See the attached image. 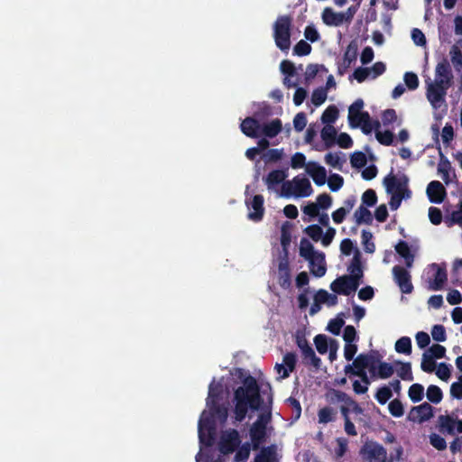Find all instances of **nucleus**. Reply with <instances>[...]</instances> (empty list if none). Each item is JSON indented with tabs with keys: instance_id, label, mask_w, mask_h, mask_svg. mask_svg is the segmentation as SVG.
Masks as SVG:
<instances>
[{
	"instance_id": "nucleus-1",
	"label": "nucleus",
	"mask_w": 462,
	"mask_h": 462,
	"mask_svg": "<svg viewBox=\"0 0 462 462\" xmlns=\"http://www.w3.org/2000/svg\"><path fill=\"white\" fill-rule=\"evenodd\" d=\"M234 402L235 419L240 422L245 419L248 409L258 411L261 408L263 400L260 394V387L254 376L248 375L244 379L243 385L234 393Z\"/></svg>"
},
{
	"instance_id": "nucleus-2",
	"label": "nucleus",
	"mask_w": 462,
	"mask_h": 462,
	"mask_svg": "<svg viewBox=\"0 0 462 462\" xmlns=\"http://www.w3.org/2000/svg\"><path fill=\"white\" fill-rule=\"evenodd\" d=\"M453 73L447 59L439 61L435 69V80L427 84L426 97L434 108L445 102L448 88L453 83Z\"/></svg>"
},
{
	"instance_id": "nucleus-3",
	"label": "nucleus",
	"mask_w": 462,
	"mask_h": 462,
	"mask_svg": "<svg viewBox=\"0 0 462 462\" xmlns=\"http://www.w3.org/2000/svg\"><path fill=\"white\" fill-rule=\"evenodd\" d=\"M300 255L309 262L312 275L318 278L325 275L327 271L325 254L315 251L313 245L307 238L300 240Z\"/></svg>"
},
{
	"instance_id": "nucleus-4",
	"label": "nucleus",
	"mask_w": 462,
	"mask_h": 462,
	"mask_svg": "<svg viewBox=\"0 0 462 462\" xmlns=\"http://www.w3.org/2000/svg\"><path fill=\"white\" fill-rule=\"evenodd\" d=\"M291 22L289 15H282L273 23L274 42L282 51H287L291 47Z\"/></svg>"
},
{
	"instance_id": "nucleus-5",
	"label": "nucleus",
	"mask_w": 462,
	"mask_h": 462,
	"mask_svg": "<svg viewBox=\"0 0 462 462\" xmlns=\"http://www.w3.org/2000/svg\"><path fill=\"white\" fill-rule=\"evenodd\" d=\"M216 421L204 411L199 420V439L201 445L211 447L216 439Z\"/></svg>"
},
{
	"instance_id": "nucleus-6",
	"label": "nucleus",
	"mask_w": 462,
	"mask_h": 462,
	"mask_svg": "<svg viewBox=\"0 0 462 462\" xmlns=\"http://www.w3.org/2000/svg\"><path fill=\"white\" fill-rule=\"evenodd\" d=\"M437 422L439 431L443 434L455 436L462 433V420L458 419L455 412L439 415Z\"/></svg>"
},
{
	"instance_id": "nucleus-7",
	"label": "nucleus",
	"mask_w": 462,
	"mask_h": 462,
	"mask_svg": "<svg viewBox=\"0 0 462 462\" xmlns=\"http://www.w3.org/2000/svg\"><path fill=\"white\" fill-rule=\"evenodd\" d=\"M383 183L386 189L387 193L390 194H404L407 198L411 197V190L408 189V178L403 175L402 178L397 179L393 174V171L383 178Z\"/></svg>"
},
{
	"instance_id": "nucleus-8",
	"label": "nucleus",
	"mask_w": 462,
	"mask_h": 462,
	"mask_svg": "<svg viewBox=\"0 0 462 462\" xmlns=\"http://www.w3.org/2000/svg\"><path fill=\"white\" fill-rule=\"evenodd\" d=\"M359 285L360 283L356 282V277L342 275L331 282L330 289L337 294L348 296L355 292Z\"/></svg>"
},
{
	"instance_id": "nucleus-9",
	"label": "nucleus",
	"mask_w": 462,
	"mask_h": 462,
	"mask_svg": "<svg viewBox=\"0 0 462 462\" xmlns=\"http://www.w3.org/2000/svg\"><path fill=\"white\" fill-rule=\"evenodd\" d=\"M240 443L239 432L235 429H231L221 435L218 449L221 454L229 455L236 450Z\"/></svg>"
},
{
	"instance_id": "nucleus-10",
	"label": "nucleus",
	"mask_w": 462,
	"mask_h": 462,
	"mask_svg": "<svg viewBox=\"0 0 462 462\" xmlns=\"http://www.w3.org/2000/svg\"><path fill=\"white\" fill-rule=\"evenodd\" d=\"M393 275L395 283L404 294H410L413 291L411 273L402 266L395 265L393 267Z\"/></svg>"
},
{
	"instance_id": "nucleus-11",
	"label": "nucleus",
	"mask_w": 462,
	"mask_h": 462,
	"mask_svg": "<svg viewBox=\"0 0 462 462\" xmlns=\"http://www.w3.org/2000/svg\"><path fill=\"white\" fill-rule=\"evenodd\" d=\"M360 454L368 462H381L386 459V449L379 443L374 442L362 447Z\"/></svg>"
},
{
	"instance_id": "nucleus-12",
	"label": "nucleus",
	"mask_w": 462,
	"mask_h": 462,
	"mask_svg": "<svg viewBox=\"0 0 462 462\" xmlns=\"http://www.w3.org/2000/svg\"><path fill=\"white\" fill-rule=\"evenodd\" d=\"M433 417V408L428 402H423L411 409L408 414V420L412 422L422 423Z\"/></svg>"
},
{
	"instance_id": "nucleus-13",
	"label": "nucleus",
	"mask_w": 462,
	"mask_h": 462,
	"mask_svg": "<svg viewBox=\"0 0 462 462\" xmlns=\"http://www.w3.org/2000/svg\"><path fill=\"white\" fill-rule=\"evenodd\" d=\"M297 356L293 352H288L283 356L282 364H276L274 369L280 374V379H285L295 370Z\"/></svg>"
},
{
	"instance_id": "nucleus-14",
	"label": "nucleus",
	"mask_w": 462,
	"mask_h": 462,
	"mask_svg": "<svg viewBox=\"0 0 462 462\" xmlns=\"http://www.w3.org/2000/svg\"><path fill=\"white\" fill-rule=\"evenodd\" d=\"M263 419V417H261ZM266 431L265 422L262 420H258L253 423L250 429L251 445L254 450H257L260 445L265 441Z\"/></svg>"
},
{
	"instance_id": "nucleus-15",
	"label": "nucleus",
	"mask_w": 462,
	"mask_h": 462,
	"mask_svg": "<svg viewBox=\"0 0 462 462\" xmlns=\"http://www.w3.org/2000/svg\"><path fill=\"white\" fill-rule=\"evenodd\" d=\"M426 193L429 200L434 204H440L447 196L445 187L439 180L430 181L427 186Z\"/></svg>"
},
{
	"instance_id": "nucleus-16",
	"label": "nucleus",
	"mask_w": 462,
	"mask_h": 462,
	"mask_svg": "<svg viewBox=\"0 0 462 462\" xmlns=\"http://www.w3.org/2000/svg\"><path fill=\"white\" fill-rule=\"evenodd\" d=\"M356 57L357 44L352 42L349 43L344 53L343 61L338 64L337 73L341 76L344 75L352 63L356 60Z\"/></svg>"
},
{
	"instance_id": "nucleus-17",
	"label": "nucleus",
	"mask_w": 462,
	"mask_h": 462,
	"mask_svg": "<svg viewBox=\"0 0 462 462\" xmlns=\"http://www.w3.org/2000/svg\"><path fill=\"white\" fill-rule=\"evenodd\" d=\"M307 173L312 178L317 186H322L327 180L326 169L316 162H310L306 165Z\"/></svg>"
},
{
	"instance_id": "nucleus-18",
	"label": "nucleus",
	"mask_w": 462,
	"mask_h": 462,
	"mask_svg": "<svg viewBox=\"0 0 462 462\" xmlns=\"http://www.w3.org/2000/svg\"><path fill=\"white\" fill-rule=\"evenodd\" d=\"M264 199L262 195H254L253 199L248 205L249 208L253 211L249 212L248 218L254 222H259L263 219L264 214Z\"/></svg>"
},
{
	"instance_id": "nucleus-19",
	"label": "nucleus",
	"mask_w": 462,
	"mask_h": 462,
	"mask_svg": "<svg viewBox=\"0 0 462 462\" xmlns=\"http://www.w3.org/2000/svg\"><path fill=\"white\" fill-rule=\"evenodd\" d=\"M294 196L298 198L309 197L312 194L313 189L310 181L306 177L300 175L293 178Z\"/></svg>"
},
{
	"instance_id": "nucleus-20",
	"label": "nucleus",
	"mask_w": 462,
	"mask_h": 462,
	"mask_svg": "<svg viewBox=\"0 0 462 462\" xmlns=\"http://www.w3.org/2000/svg\"><path fill=\"white\" fill-rule=\"evenodd\" d=\"M262 126L260 123L252 116L245 117L240 124L242 133L250 138H256Z\"/></svg>"
},
{
	"instance_id": "nucleus-21",
	"label": "nucleus",
	"mask_w": 462,
	"mask_h": 462,
	"mask_svg": "<svg viewBox=\"0 0 462 462\" xmlns=\"http://www.w3.org/2000/svg\"><path fill=\"white\" fill-rule=\"evenodd\" d=\"M431 267L436 270L433 281H430L429 289L431 291L441 290L448 280V274L445 267L439 266L438 263H432Z\"/></svg>"
},
{
	"instance_id": "nucleus-22",
	"label": "nucleus",
	"mask_w": 462,
	"mask_h": 462,
	"mask_svg": "<svg viewBox=\"0 0 462 462\" xmlns=\"http://www.w3.org/2000/svg\"><path fill=\"white\" fill-rule=\"evenodd\" d=\"M322 20L328 26H340L346 23L343 13H336L329 7L323 10Z\"/></svg>"
},
{
	"instance_id": "nucleus-23",
	"label": "nucleus",
	"mask_w": 462,
	"mask_h": 462,
	"mask_svg": "<svg viewBox=\"0 0 462 462\" xmlns=\"http://www.w3.org/2000/svg\"><path fill=\"white\" fill-rule=\"evenodd\" d=\"M347 270L350 273V275H348V276L356 277V282L361 283L363 276H364V272H363L360 252L357 249L356 250L354 257H353L351 263L348 266Z\"/></svg>"
},
{
	"instance_id": "nucleus-24",
	"label": "nucleus",
	"mask_w": 462,
	"mask_h": 462,
	"mask_svg": "<svg viewBox=\"0 0 462 462\" xmlns=\"http://www.w3.org/2000/svg\"><path fill=\"white\" fill-rule=\"evenodd\" d=\"M368 356L366 354H359L353 361L352 364H348L345 366V374H350L354 372L365 371L368 367Z\"/></svg>"
},
{
	"instance_id": "nucleus-25",
	"label": "nucleus",
	"mask_w": 462,
	"mask_h": 462,
	"mask_svg": "<svg viewBox=\"0 0 462 462\" xmlns=\"http://www.w3.org/2000/svg\"><path fill=\"white\" fill-rule=\"evenodd\" d=\"M287 177L286 170H273L264 178V182L268 189H273L276 185L282 183Z\"/></svg>"
},
{
	"instance_id": "nucleus-26",
	"label": "nucleus",
	"mask_w": 462,
	"mask_h": 462,
	"mask_svg": "<svg viewBox=\"0 0 462 462\" xmlns=\"http://www.w3.org/2000/svg\"><path fill=\"white\" fill-rule=\"evenodd\" d=\"M209 412H207V415L211 416V418L215 420L217 418L221 424L226 423L228 417V409L226 405L220 403H215L207 405Z\"/></svg>"
},
{
	"instance_id": "nucleus-27",
	"label": "nucleus",
	"mask_w": 462,
	"mask_h": 462,
	"mask_svg": "<svg viewBox=\"0 0 462 462\" xmlns=\"http://www.w3.org/2000/svg\"><path fill=\"white\" fill-rule=\"evenodd\" d=\"M278 282L283 289H288L291 287V270L287 262H281L279 263Z\"/></svg>"
},
{
	"instance_id": "nucleus-28",
	"label": "nucleus",
	"mask_w": 462,
	"mask_h": 462,
	"mask_svg": "<svg viewBox=\"0 0 462 462\" xmlns=\"http://www.w3.org/2000/svg\"><path fill=\"white\" fill-rule=\"evenodd\" d=\"M395 251L405 260L406 266L411 268L414 261V255L411 253L408 243L402 240L399 241L395 245Z\"/></svg>"
},
{
	"instance_id": "nucleus-29",
	"label": "nucleus",
	"mask_w": 462,
	"mask_h": 462,
	"mask_svg": "<svg viewBox=\"0 0 462 462\" xmlns=\"http://www.w3.org/2000/svg\"><path fill=\"white\" fill-rule=\"evenodd\" d=\"M223 386L221 383H215L213 381L208 386V395L207 398V405L219 403L222 400Z\"/></svg>"
},
{
	"instance_id": "nucleus-30",
	"label": "nucleus",
	"mask_w": 462,
	"mask_h": 462,
	"mask_svg": "<svg viewBox=\"0 0 462 462\" xmlns=\"http://www.w3.org/2000/svg\"><path fill=\"white\" fill-rule=\"evenodd\" d=\"M282 129V121L278 118L272 120L270 123L264 124L261 128L262 134L268 138L277 136Z\"/></svg>"
},
{
	"instance_id": "nucleus-31",
	"label": "nucleus",
	"mask_w": 462,
	"mask_h": 462,
	"mask_svg": "<svg viewBox=\"0 0 462 462\" xmlns=\"http://www.w3.org/2000/svg\"><path fill=\"white\" fill-rule=\"evenodd\" d=\"M301 354L305 365H310L317 369L320 367L321 359L316 356L315 351L310 346H305V349H303Z\"/></svg>"
},
{
	"instance_id": "nucleus-32",
	"label": "nucleus",
	"mask_w": 462,
	"mask_h": 462,
	"mask_svg": "<svg viewBox=\"0 0 462 462\" xmlns=\"http://www.w3.org/2000/svg\"><path fill=\"white\" fill-rule=\"evenodd\" d=\"M457 209L452 211L450 215H447L444 218V222L448 227H451L455 225H458L462 227V199L459 200Z\"/></svg>"
},
{
	"instance_id": "nucleus-33",
	"label": "nucleus",
	"mask_w": 462,
	"mask_h": 462,
	"mask_svg": "<svg viewBox=\"0 0 462 462\" xmlns=\"http://www.w3.org/2000/svg\"><path fill=\"white\" fill-rule=\"evenodd\" d=\"M354 217L356 218V222L357 225L360 224H366L371 225L373 222V216L372 213L368 208H366L365 206L361 205L354 214Z\"/></svg>"
},
{
	"instance_id": "nucleus-34",
	"label": "nucleus",
	"mask_w": 462,
	"mask_h": 462,
	"mask_svg": "<svg viewBox=\"0 0 462 462\" xmlns=\"http://www.w3.org/2000/svg\"><path fill=\"white\" fill-rule=\"evenodd\" d=\"M320 135L327 148H329L336 143L337 130L334 126H324L321 130Z\"/></svg>"
},
{
	"instance_id": "nucleus-35",
	"label": "nucleus",
	"mask_w": 462,
	"mask_h": 462,
	"mask_svg": "<svg viewBox=\"0 0 462 462\" xmlns=\"http://www.w3.org/2000/svg\"><path fill=\"white\" fill-rule=\"evenodd\" d=\"M394 364L395 365H399L397 374L402 380L409 382L413 380L411 363L396 361Z\"/></svg>"
},
{
	"instance_id": "nucleus-36",
	"label": "nucleus",
	"mask_w": 462,
	"mask_h": 462,
	"mask_svg": "<svg viewBox=\"0 0 462 462\" xmlns=\"http://www.w3.org/2000/svg\"><path fill=\"white\" fill-rule=\"evenodd\" d=\"M338 113V109L336 106H329L322 113L321 121L327 124V125H330L337 119Z\"/></svg>"
},
{
	"instance_id": "nucleus-37",
	"label": "nucleus",
	"mask_w": 462,
	"mask_h": 462,
	"mask_svg": "<svg viewBox=\"0 0 462 462\" xmlns=\"http://www.w3.org/2000/svg\"><path fill=\"white\" fill-rule=\"evenodd\" d=\"M318 418L319 422L323 424L334 421L336 420V411L333 408L326 406L319 409L318 412Z\"/></svg>"
},
{
	"instance_id": "nucleus-38",
	"label": "nucleus",
	"mask_w": 462,
	"mask_h": 462,
	"mask_svg": "<svg viewBox=\"0 0 462 462\" xmlns=\"http://www.w3.org/2000/svg\"><path fill=\"white\" fill-rule=\"evenodd\" d=\"M451 62L457 71H460L462 68V51L460 48L454 44L449 51Z\"/></svg>"
},
{
	"instance_id": "nucleus-39",
	"label": "nucleus",
	"mask_w": 462,
	"mask_h": 462,
	"mask_svg": "<svg viewBox=\"0 0 462 462\" xmlns=\"http://www.w3.org/2000/svg\"><path fill=\"white\" fill-rule=\"evenodd\" d=\"M426 396L430 402L438 404L442 401L443 393L439 386L430 384L427 388Z\"/></svg>"
},
{
	"instance_id": "nucleus-40",
	"label": "nucleus",
	"mask_w": 462,
	"mask_h": 462,
	"mask_svg": "<svg viewBox=\"0 0 462 462\" xmlns=\"http://www.w3.org/2000/svg\"><path fill=\"white\" fill-rule=\"evenodd\" d=\"M408 395L412 402H419L423 399L424 387L420 383H413L409 388Z\"/></svg>"
},
{
	"instance_id": "nucleus-41",
	"label": "nucleus",
	"mask_w": 462,
	"mask_h": 462,
	"mask_svg": "<svg viewBox=\"0 0 462 462\" xmlns=\"http://www.w3.org/2000/svg\"><path fill=\"white\" fill-rule=\"evenodd\" d=\"M395 351L400 354L411 355V340L409 337H402L395 343Z\"/></svg>"
},
{
	"instance_id": "nucleus-42",
	"label": "nucleus",
	"mask_w": 462,
	"mask_h": 462,
	"mask_svg": "<svg viewBox=\"0 0 462 462\" xmlns=\"http://www.w3.org/2000/svg\"><path fill=\"white\" fill-rule=\"evenodd\" d=\"M251 443L245 442L241 446L236 448V453L235 455V461L236 462H245L249 456H250V450H251Z\"/></svg>"
},
{
	"instance_id": "nucleus-43",
	"label": "nucleus",
	"mask_w": 462,
	"mask_h": 462,
	"mask_svg": "<svg viewBox=\"0 0 462 462\" xmlns=\"http://www.w3.org/2000/svg\"><path fill=\"white\" fill-rule=\"evenodd\" d=\"M340 154L341 152H336V153H332V152H328L325 155L324 157V160H325V162L333 167V168H337L338 170H341L342 169V165L343 163L346 162L345 159H342L340 157Z\"/></svg>"
},
{
	"instance_id": "nucleus-44",
	"label": "nucleus",
	"mask_w": 462,
	"mask_h": 462,
	"mask_svg": "<svg viewBox=\"0 0 462 462\" xmlns=\"http://www.w3.org/2000/svg\"><path fill=\"white\" fill-rule=\"evenodd\" d=\"M343 313L337 315L336 319H330L327 329L333 335L338 336L341 332L342 327L345 325V320L340 317Z\"/></svg>"
},
{
	"instance_id": "nucleus-45",
	"label": "nucleus",
	"mask_w": 462,
	"mask_h": 462,
	"mask_svg": "<svg viewBox=\"0 0 462 462\" xmlns=\"http://www.w3.org/2000/svg\"><path fill=\"white\" fill-rule=\"evenodd\" d=\"M392 396L393 393L390 386L384 385L377 390L374 398L380 404L383 405L392 398Z\"/></svg>"
},
{
	"instance_id": "nucleus-46",
	"label": "nucleus",
	"mask_w": 462,
	"mask_h": 462,
	"mask_svg": "<svg viewBox=\"0 0 462 462\" xmlns=\"http://www.w3.org/2000/svg\"><path fill=\"white\" fill-rule=\"evenodd\" d=\"M394 373L393 365L390 363L380 362L378 365L377 377L381 379H387Z\"/></svg>"
},
{
	"instance_id": "nucleus-47",
	"label": "nucleus",
	"mask_w": 462,
	"mask_h": 462,
	"mask_svg": "<svg viewBox=\"0 0 462 462\" xmlns=\"http://www.w3.org/2000/svg\"><path fill=\"white\" fill-rule=\"evenodd\" d=\"M350 163H351L352 167H354V168L360 169V168L365 167L367 163V159H366L365 154L363 152H355L350 156Z\"/></svg>"
},
{
	"instance_id": "nucleus-48",
	"label": "nucleus",
	"mask_w": 462,
	"mask_h": 462,
	"mask_svg": "<svg viewBox=\"0 0 462 462\" xmlns=\"http://www.w3.org/2000/svg\"><path fill=\"white\" fill-rule=\"evenodd\" d=\"M389 412L395 418H400L404 414V409L399 399H393L388 405Z\"/></svg>"
},
{
	"instance_id": "nucleus-49",
	"label": "nucleus",
	"mask_w": 462,
	"mask_h": 462,
	"mask_svg": "<svg viewBox=\"0 0 462 462\" xmlns=\"http://www.w3.org/2000/svg\"><path fill=\"white\" fill-rule=\"evenodd\" d=\"M314 344L319 354L324 355L328 352L329 342H328L327 336L323 334L317 335L314 337Z\"/></svg>"
},
{
	"instance_id": "nucleus-50",
	"label": "nucleus",
	"mask_w": 462,
	"mask_h": 462,
	"mask_svg": "<svg viewBox=\"0 0 462 462\" xmlns=\"http://www.w3.org/2000/svg\"><path fill=\"white\" fill-rule=\"evenodd\" d=\"M373 235L370 231H362V243L365 247V251L369 254H373L375 251V245L372 241Z\"/></svg>"
},
{
	"instance_id": "nucleus-51",
	"label": "nucleus",
	"mask_w": 462,
	"mask_h": 462,
	"mask_svg": "<svg viewBox=\"0 0 462 462\" xmlns=\"http://www.w3.org/2000/svg\"><path fill=\"white\" fill-rule=\"evenodd\" d=\"M327 99V89L324 88H319L313 90L311 95V102L316 106H319Z\"/></svg>"
},
{
	"instance_id": "nucleus-52",
	"label": "nucleus",
	"mask_w": 462,
	"mask_h": 462,
	"mask_svg": "<svg viewBox=\"0 0 462 462\" xmlns=\"http://www.w3.org/2000/svg\"><path fill=\"white\" fill-rule=\"evenodd\" d=\"M434 357L427 353L422 356V361L420 364L421 370L426 373H432L436 368V363Z\"/></svg>"
},
{
	"instance_id": "nucleus-53",
	"label": "nucleus",
	"mask_w": 462,
	"mask_h": 462,
	"mask_svg": "<svg viewBox=\"0 0 462 462\" xmlns=\"http://www.w3.org/2000/svg\"><path fill=\"white\" fill-rule=\"evenodd\" d=\"M304 232L315 242L321 240L323 235L322 228L316 224L308 226Z\"/></svg>"
},
{
	"instance_id": "nucleus-54",
	"label": "nucleus",
	"mask_w": 462,
	"mask_h": 462,
	"mask_svg": "<svg viewBox=\"0 0 462 462\" xmlns=\"http://www.w3.org/2000/svg\"><path fill=\"white\" fill-rule=\"evenodd\" d=\"M311 46L304 40H300L293 48V54L297 56H306L311 52Z\"/></svg>"
},
{
	"instance_id": "nucleus-55",
	"label": "nucleus",
	"mask_w": 462,
	"mask_h": 462,
	"mask_svg": "<svg viewBox=\"0 0 462 462\" xmlns=\"http://www.w3.org/2000/svg\"><path fill=\"white\" fill-rule=\"evenodd\" d=\"M375 137L383 145L389 146L393 143V134L389 130H385L384 132L376 131Z\"/></svg>"
},
{
	"instance_id": "nucleus-56",
	"label": "nucleus",
	"mask_w": 462,
	"mask_h": 462,
	"mask_svg": "<svg viewBox=\"0 0 462 462\" xmlns=\"http://www.w3.org/2000/svg\"><path fill=\"white\" fill-rule=\"evenodd\" d=\"M327 72L328 69L324 65H319V64H309L306 69L305 72V79L306 80H311L313 79L317 74L320 71Z\"/></svg>"
},
{
	"instance_id": "nucleus-57",
	"label": "nucleus",
	"mask_w": 462,
	"mask_h": 462,
	"mask_svg": "<svg viewBox=\"0 0 462 462\" xmlns=\"http://www.w3.org/2000/svg\"><path fill=\"white\" fill-rule=\"evenodd\" d=\"M282 149H270L263 154V158L266 163L276 162L282 160Z\"/></svg>"
},
{
	"instance_id": "nucleus-58",
	"label": "nucleus",
	"mask_w": 462,
	"mask_h": 462,
	"mask_svg": "<svg viewBox=\"0 0 462 462\" xmlns=\"http://www.w3.org/2000/svg\"><path fill=\"white\" fill-rule=\"evenodd\" d=\"M328 187L331 191H337L344 184V179L337 173H333L329 176L328 181Z\"/></svg>"
},
{
	"instance_id": "nucleus-59",
	"label": "nucleus",
	"mask_w": 462,
	"mask_h": 462,
	"mask_svg": "<svg viewBox=\"0 0 462 462\" xmlns=\"http://www.w3.org/2000/svg\"><path fill=\"white\" fill-rule=\"evenodd\" d=\"M377 202V195L376 192L372 189H366L362 195V203L363 206L365 205L367 207H374Z\"/></svg>"
},
{
	"instance_id": "nucleus-60",
	"label": "nucleus",
	"mask_w": 462,
	"mask_h": 462,
	"mask_svg": "<svg viewBox=\"0 0 462 462\" xmlns=\"http://www.w3.org/2000/svg\"><path fill=\"white\" fill-rule=\"evenodd\" d=\"M430 443L432 447L439 451L445 450L447 448V442L445 439L436 433L430 435Z\"/></svg>"
},
{
	"instance_id": "nucleus-61",
	"label": "nucleus",
	"mask_w": 462,
	"mask_h": 462,
	"mask_svg": "<svg viewBox=\"0 0 462 462\" xmlns=\"http://www.w3.org/2000/svg\"><path fill=\"white\" fill-rule=\"evenodd\" d=\"M354 116H355L352 118V121H348L350 126L353 128L360 127L363 123H365V121L368 122L370 118V115L366 111Z\"/></svg>"
},
{
	"instance_id": "nucleus-62",
	"label": "nucleus",
	"mask_w": 462,
	"mask_h": 462,
	"mask_svg": "<svg viewBox=\"0 0 462 462\" xmlns=\"http://www.w3.org/2000/svg\"><path fill=\"white\" fill-rule=\"evenodd\" d=\"M432 338L437 342H444L447 339L446 330L442 325H434L431 329Z\"/></svg>"
},
{
	"instance_id": "nucleus-63",
	"label": "nucleus",
	"mask_w": 462,
	"mask_h": 462,
	"mask_svg": "<svg viewBox=\"0 0 462 462\" xmlns=\"http://www.w3.org/2000/svg\"><path fill=\"white\" fill-rule=\"evenodd\" d=\"M280 69L285 77H294L296 75V68L293 62L284 60L280 64Z\"/></svg>"
},
{
	"instance_id": "nucleus-64",
	"label": "nucleus",
	"mask_w": 462,
	"mask_h": 462,
	"mask_svg": "<svg viewBox=\"0 0 462 462\" xmlns=\"http://www.w3.org/2000/svg\"><path fill=\"white\" fill-rule=\"evenodd\" d=\"M436 374L442 381H448L451 374L450 365L440 363L436 370Z\"/></svg>"
}]
</instances>
